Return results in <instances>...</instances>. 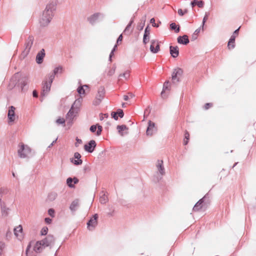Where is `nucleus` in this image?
I'll use <instances>...</instances> for the list:
<instances>
[{
    "instance_id": "nucleus-1",
    "label": "nucleus",
    "mask_w": 256,
    "mask_h": 256,
    "mask_svg": "<svg viewBox=\"0 0 256 256\" xmlns=\"http://www.w3.org/2000/svg\"><path fill=\"white\" fill-rule=\"evenodd\" d=\"M32 150L28 145L21 142L18 147V154L21 158H28L31 154Z\"/></svg>"
},
{
    "instance_id": "nucleus-2",
    "label": "nucleus",
    "mask_w": 256,
    "mask_h": 256,
    "mask_svg": "<svg viewBox=\"0 0 256 256\" xmlns=\"http://www.w3.org/2000/svg\"><path fill=\"white\" fill-rule=\"evenodd\" d=\"M81 101V98L76 100L70 110L68 112L66 116V120L68 123H71L73 118L76 116V114L78 112L74 110V106H76V108H78L80 106Z\"/></svg>"
},
{
    "instance_id": "nucleus-3",
    "label": "nucleus",
    "mask_w": 256,
    "mask_h": 256,
    "mask_svg": "<svg viewBox=\"0 0 256 256\" xmlns=\"http://www.w3.org/2000/svg\"><path fill=\"white\" fill-rule=\"evenodd\" d=\"M16 108L14 106H10L8 107V124L12 125L14 124V122L18 119V116L15 113Z\"/></svg>"
},
{
    "instance_id": "nucleus-4",
    "label": "nucleus",
    "mask_w": 256,
    "mask_h": 256,
    "mask_svg": "<svg viewBox=\"0 0 256 256\" xmlns=\"http://www.w3.org/2000/svg\"><path fill=\"white\" fill-rule=\"evenodd\" d=\"M54 79V75L51 74L49 77L48 82H44L43 84L42 95H46L50 90L52 83Z\"/></svg>"
},
{
    "instance_id": "nucleus-5",
    "label": "nucleus",
    "mask_w": 256,
    "mask_h": 256,
    "mask_svg": "<svg viewBox=\"0 0 256 256\" xmlns=\"http://www.w3.org/2000/svg\"><path fill=\"white\" fill-rule=\"evenodd\" d=\"M34 38L32 36H29L26 40L24 44V49L22 52V54L24 56H26L30 52L31 48L33 44Z\"/></svg>"
},
{
    "instance_id": "nucleus-6",
    "label": "nucleus",
    "mask_w": 256,
    "mask_h": 256,
    "mask_svg": "<svg viewBox=\"0 0 256 256\" xmlns=\"http://www.w3.org/2000/svg\"><path fill=\"white\" fill-rule=\"evenodd\" d=\"M105 94V90L103 87H100L98 88V94H96V100L94 102V105H98L100 104L102 100L104 98Z\"/></svg>"
},
{
    "instance_id": "nucleus-7",
    "label": "nucleus",
    "mask_w": 256,
    "mask_h": 256,
    "mask_svg": "<svg viewBox=\"0 0 256 256\" xmlns=\"http://www.w3.org/2000/svg\"><path fill=\"white\" fill-rule=\"evenodd\" d=\"M183 71L181 68H176L174 70L172 74V78L173 82H178L181 76H182Z\"/></svg>"
},
{
    "instance_id": "nucleus-8",
    "label": "nucleus",
    "mask_w": 256,
    "mask_h": 256,
    "mask_svg": "<svg viewBox=\"0 0 256 256\" xmlns=\"http://www.w3.org/2000/svg\"><path fill=\"white\" fill-rule=\"evenodd\" d=\"M98 215L95 214L88 222L87 228L88 230H92L96 228L98 224Z\"/></svg>"
},
{
    "instance_id": "nucleus-9",
    "label": "nucleus",
    "mask_w": 256,
    "mask_h": 256,
    "mask_svg": "<svg viewBox=\"0 0 256 256\" xmlns=\"http://www.w3.org/2000/svg\"><path fill=\"white\" fill-rule=\"evenodd\" d=\"M157 128L154 122L150 120L148 121V126L146 130V134L148 136H152L156 132Z\"/></svg>"
},
{
    "instance_id": "nucleus-10",
    "label": "nucleus",
    "mask_w": 256,
    "mask_h": 256,
    "mask_svg": "<svg viewBox=\"0 0 256 256\" xmlns=\"http://www.w3.org/2000/svg\"><path fill=\"white\" fill-rule=\"evenodd\" d=\"M240 28H238L237 30H236L233 33L232 35L231 36L229 41H228V48L229 49H231V48H234V41H235V38H236V36H238V30H239V29H240Z\"/></svg>"
},
{
    "instance_id": "nucleus-11",
    "label": "nucleus",
    "mask_w": 256,
    "mask_h": 256,
    "mask_svg": "<svg viewBox=\"0 0 256 256\" xmlns=\"http://www.w3.org/2000/svg\"><path fill=\"white\" fill-rule=\"evenodd\" d=\"M150 52L152 53H157L160 50V44L158 40H152L150 41Z\"/></svg>"
},
{
    "instance_id": "nucleus-12",
    "label": "nucleus",
    "mask_w": 256,
    "mask_h": 256,
    "mask_svg": "<svg viewBox=\"0 0 256 256\" xmlns=\"http://www.w3.org/2000/svg\"><path fill=\"white\" fill-rule=\"evenodd\" d=\"M43 246H48L54 244V238L52 235H48L44 240H42Z\"/></svg>"
},
{
    "instance_id": "nucleus-13",
    "label": "nucleus",
    "mask_w": 256,
    "mask_h": 256,
    "mask_svg": "<svg viewBox=\"0 0 256 256\" xmlns=\"http://www.w3.org/2000/svg\"><path fill=\"white\" fill-rule=\"evenodd\" d=\"M96 146V142L94 140H91L90 141L88 144L84 145V149L86 151L88 152H92L94 150Z\"/></svg>"
},
{
    "instance_id": "nucleus-14",
    "label": "nucleus",
    "mask_w": 256,
    "mask_h": 256,
    "mask_svg": "<svg viewBox=\"0 0 256 256\" xmlns=\"http://www.w3.org/2000/svg\"><path fill=\"white\" fill-rule=\"evenodd\" d=\"M56 9V4L54 3H50L46 6L45 9V14L48 16L52 15L53 14V11Z\"/></svg>"
},
{
    "instance_id": "nucleus-15",
    "label": "nucleus",
    "mask_w": 256,
    "mask_h": 256,
    "mask_svg": "<svg viewBox=\"0 0 256 256\" xmlns=\"http://www.w3.org/2000/svg\"><path fill=\"white\" fill-rule=\"evenodd\" d=\"M116 128L118 134L122 136L128 134V128L126 125H118Z\"/></svg>"
},
{
    "instance_id": "nucleus-16",
    "label": "nucleus",
    "mask_w": 256,
    "mask_h": 256,
    "mask_svg": "<svg viewBox=\"0 0 256 256\" xmlns=\"http://www.w3.org/2000/svg\"><path fill=\"white\" fill-rule=\"evenodd\" d=\"M14 234L15 236L18 240L22 238V228L21 225H19L14 229Z\"/></svg>"
},
{
    "instance_id": "nucleus-17",
    "label": "nucleus",
    "mask_w": 256,
    "mask_h": 256,
    "mask_svg": "<svg viewBox=\"0 0 256 256\" xmlns=\"http://www.w3.org/2000/svg\"><path fill=\"white\" fill-rule=\"evenodd\" d=\"M30 82L29 78L28 76H24L22 78L20 82L19 86L20 88L21 92H23L24 86Z\"/></svg>"
},
{
    "instance_id": "nucleus-18",
    "label": "nucleus",
    "mask_w": 256,
    "mask_h": 256,
    "mask_svg": "<svg viewBox=\"0 0 256 256\" xmlns=\"http://www.w3.org/2000/svg\"><path fill=\"white\" fill-rule=\"evenodd\" d=\"M46 247L43 246V244L42 242V240L40 241H38V242H37L35 245H34V250L36 252H41Z\"/></svg>"
},
{
    "instance_id": "nucleus-19",
    "label": "nucleus",
    "mask_w": 256,
    "mask_h": 256,
    "mask_svg": "<svg viewBox=\"0 0 256 256\" xmlns=\"http://www.w3.org/2000/svg\"><path fill=\"white\" fill-rule=\"evenodd\" d=\"M45 56L44 50L42 49L36 55V62L38 64H40L43 62L44 58Z\"/></svg>"
},
{
    "instance_id": "nucleus-20",
    "label": "nucleus",
    "mask_w": 256,
    "mask_h": 256,
    "mask_svg": "<svg viewBox=\"0 0 256 256\" xmlns=\"http://www.w3.org/2000/svg\"><path fill=\"white\" fill-rule=\"evenodd\" d=\"M38 21L42 26H47L51 21L50 17H40Z\"/></svg>"
},
{
    "instance_id": "nucleus-21",
    "label": "nucleus",
    "mask_w": 256,
    "mask_h": 256,
    "mask_svg": "<svg viewBox=\"0 0 256 256\" xmlns=\"http://www.w3.org/2000/svg\"><path fill=\"white\" fill-rule=\"evenodd\" d=\"M163 162L162 160H158L156 163V168L158 172L163 176L164 174V168L162 165Z\"/></svg>"
},
{
    "instance_id": "nucleus-22",
    "label": "nucleus",
    "mask_w": 256,
    "mask_h": 256,
    "mask_svg": "<svg viewBox=\"0 0 256 256\" xmlns=\"http://www.w3.org/2000/svg\"><path fill=\"white\" fill-rule=\"evenodd\" d=\"M190 4L192 8L195 6H198L199 8H202L204 5V2L201 0H194L191 2Z\"/></svg>"
},
{
    "instance_id": "nucleus-23",
    "label": "nucleus",
    "mask_w": 256,
    "mask_h": 256,
    "mask_svg": "<svg viewBox=\"0 0 256 256\" xmlns=\"http://www.w3.org/2000/svg\"><path fill=\"white\" fill-rule=\"evenodd\" d=\"M170 54L173 58H176L178 56L179 54L178 48L177 46H170Z\"/></svg>"
},
{
    "instance_id": "nucleus-24",
    "label": "nucleus",
    "mask_w": 256,
    "mask_h": 256,
    "mask_svg": "<svg viewBox=\"0 0 256 256\" xmlns=\"http://www.w3.org/2000/svg\"><path fill=\"white\" fill-rule=\"evenodd\" d=\"M178 42L182 44H188L189 42L188 36L186 35H184L182 36H178Z\"/></svg>"
},
{
    "instance_id": "nucleus-25",
    "label": "nucleus",
    "mask_w": 256,
    "mask_h": 256,
    "mask_svg": "<svg viewBox=\"0 0 256 256\" xmlns=\"http://www.w3.org/2000/svg\"><path fill=\"white\" fill-rule=\"evenodd\" d=\"M79 206V201L78 200H74L70 206V209L72 212H75Z\"/></svg>"
},
{
    "instance_id": "nucleus-26",
    "label": "nucleus",
    "mask_w": 256,
    "mask_h": 256,
    "mask_svg": "<svg viewBox=\"0 0 256 256\" xmlns=\"http://www.w3.org/2000/svg\"><path fill=\"white\" fill-rule=\"evenodd\" d=\"M170 84L168 81L166 82L163 86V89L161 92V95L162 97L164 96V94L166 91H169L170 90Z\"/></svg>"
},
{
    "instance_id": "nucleus-27",
    "label": "nucleus",
    "mask_w": 256,
    "mask_h": 256,
    "mask_svg": "<svg viewBox=\"0 0 256 256\" xmlns=\"http://www.w3.org/2000/svg\"><path fill=\"white\" fill-rule=\"evenodd\" d=\"M204 202V198L200 199L194 206L193 210L194 211H198L202 208V203Z\"/></svg>"
},
{
    "instance_id": "nucleus-28",
    "label": "nucleus",
    "mask_w": 256,
    "mask_h": 256,
    "mask_svg": "<svg viewBox=\"0 0 256 256\" xmlns=\"http://www.w3.org/2000/svg\"><path fill=\"white\" fill-rule=\"evenodd\" d=\"M84 88H88V86L87 85H84L78 88L77 90L80 95L81 96L85 94V90Z\"/></svg>"
},
{
    "instance_id": "nucleus-29",
    "label": "nucleus",
    "mask_w": 256,
    "mask_h": 256,
    "mask_svg": "<svg viewBox=\"0 0 256 256\" xmlns=\"http://www.w3.org/2000/svg\"><path fill=\"white\" fill-rule=\"evenodd\" d=\"M170 27L172 30H175L176 32H178L180 31L179 26L176 25L175 23H172L170 24Z\"/></svg>"
},
{
    "instance_id": "nucleus-30",
    "label": "nucleus",
    "mask_w": 256,
    "mask_h": 256,
    "mask_svg": "<svg viewBox=\"0 0 256 256\" xmlns=\"http://www.w3.org/2000/svg\"><path fill=\"white\" fill-rule=\"evenodd\" d=\"M130 76V71H126L123 74H120L119 76L120 78L122 77L126 79H128Z\"/></svg>"
},
{
    "instance_id": "nucleus-31",
    "label": "nucleus",
    "mask_w": 256,
    "mask_h": 256,
    "mask_svg": "<svg viewBox=\"0 0 256 256\" xmlns=\"http://www.w3.org/2000/svg\"><path fill=\"white\" fill-rule=\"evenodd\" d=\"M62 67H58L54 69V73L52 74L54 76L58 73H62Z\"/></svg>"
},
{
    "instance_id": "nucleus-32",
    "label": "nucleus",
    "mask_w": 256,
    "mask_h": 256,
    "mask_svg": "<svg viewBox=\"0 0 256 256\" xmlns=\"http://www.w3.org/2000/svg\"><path fill=\"white\" fill-rule=\"evenodd\" d=\"M73 182V179L71 178H68L66 180V184L70 188H73L74 184H72Z\"/></svg>"
},
{
    "instance_id": "nucleus-33",
    "label": "nucleus",
    "mask_w": 256,
    "mask_h": 256,
    "mask_svg": "<svg viewBox=\"0 0 256 256\" xmlns=\"http://www.w3.org/2000/svg\"><path fill=\"white\" fill-rule=\"evenodd\" d=\"M6 248V244L4 242H0V254H2V252L4 250V249Z\"/></svg>"
},
{
    "instance_id": "nucleus-34",
    "label": "nucleus",
    "mask_w": 256,
    "mask_h": 256,
    "mask_svg": "<svg viewBox=\"0 0 256 256\" xmlns=\"http://www.w3.org/2000/svg\"><path fill=\"white\" fill-rule=\"evenodd\" d=\"M48 232V228L47 227H44L40 230V234L42 236L46 235Z\"/></svg>"
},
{
    "instance_id": "nucleus-35",
    "label": "nucleus",
    "mask_w": 256,
    "mask_h": 256,
    "mask_svg": "<svg viewBox=\"0 0 256 256\" xmlns=\"http://www.w3.org/2000/svg\"><path fill=\"white\" fill-rule=\"evenodd\" d=\"M8 210H9L8 208H6L4 207L2 208V215H4V216H6L8 214Z\"/></svg>"
},
{
    "instance_id": "nucleus-36",
    "label": "nucleus",
    "mask_w": 256,
    "mask_h": 256,
    "mask_svg": "<svg viewBox=\"0 0 256 256\" xmlns=\"http://www.w3.org/2000/svg\"><path fill=\"white\" fill-rule=\"evenodd\" d=\"M150 29L148 26L145 30H144V35H146V36H148V39L150 38Z\"/></svg>"
},
{
    "instance_id": "nucleus-37",
    "label": "nucleus",
    "mask_w": 256,
    "mask_h": 256,
    "mask_svg": "<svg viewBox=\"0 0 256 256\" xmlns=\"http://www.w3.org/2000/svg\"><path fill=\"white\" fill-rule=\"evenodd\" d=\"M56 122L58 124H64L65 123V120L64 118H59L56 120Z\"/></svg>"
},
{
    "instance_id": "nucleus-38",
    "label": "nucleus",
    "mask_w": 256,
    "mask_h": 256,
    "mask_svg": "<svg viewBox=\"0 0 256 256\" xmlns=\"http://www.w3.org/2000/svg\"><path fill=\"white\" fill-rule=\"evenodd\" d=\"M100 200L101 203L104 204L107 201V198L104 195L100 197Z\"/></svg>"
},
{
    "instance_id": "nucleus-39",
    "label": "nucleus",
    "mask_w": 256,
    "mask_h": 256,
    "mask_svg": "<svg viewBox=\"0 0 256 256\" xmlns=\"http://www.w3.org/2000/svg\"><path fill=\"white\" fill-rule=\"evenodd\" d=\"M48 214L50 216L52 217L54 216V210L52 208H50L48 210Z\"/></svg>"
},
{
    "instance_id": "nucleus-40",
    "label": "nucleus",
    "mask_w": 256,
    "mask_h": 256,
    "mask_svg": "<svg viewBox=\"0 0 256 256\" xmlns=\"http://www.w3.org/2000/svg\"><path fill=\"white\" fill-rule=\"evenodd\" d=\"M72 162L75 164V165H80L82 164V160H72Z\"/></svg>"
},
{
    "instance_id": "nucleus-41",
    "label": "nucleus",
    "mask_w": 256,
    "mask_h": 256,
    "mask_svg": "<svg viewBox=\"0 0 256 256\" xmlns=\"http://www.w3.org/2000/svg\"><path fill=\"white\" fill-rule=\"evenodd\" d=\"M82 144V140L78 138H76V142L75 144V146L76 147H78L80 144Z\"/></svg>"
},
{
    "instance_id": "nucleus-42",
    "label": "nucleus",
    "mask_w": 256,
    "mask_h": 256,
    "mask_svg": "<svg viewBox=\"0 0 256 256\" xmlns=\"http://www.w3.org/2000/svg\"><path fill=\"white\" fill-rule=\"evenodd\" d=\"M102 131V126H98V130L96 131V135L100 136L101 134Z\"/></svg>"
},
{
    "instance_id": "nucleus-43",
    "label": "nucleus",
    "mask_w": 256,
    "mask_h": 256,
    "mask_svg": "<svg viewBox=\"0 0 256 256\" xmlns=\"http://www.w3.org/2000/svg\"><path fill=\"white\" fill-rule=\"evenodd\" d=\"M148 41L149 39H148V36H146V35H144L143 42L144 44H146L148 42Z\"/></svg>"
},
{
    "instance_id": "nucleus-44",
    "label": "nucleus",
    "mask_w": 256,
    "mask_h": 256,
    "mask_svg": "<svg viewBox=\"0 0 256 256\" xmlns=\"http://www.w3.org/2000/svg\"><path fill=\"white\" fill-rule=\"evenodd\" d=\"M96 129H97V127H96V125H92L90 128V130L92 132H95L96 131Z\"/></svg>"
},
{
    "instance_id": "nucleus-45",
    "label": "nucleus",
    "mask_w": 256,
    "mask_h": 256,
    "mask_svg": "<svg viewBox=\"0 0 256 256\" xmlns=\"http://www.w3.org/2000/svg\"><path fill=\"white\" fill-rule=\"evenodd\" d=\"M150 23L152 25V26H156V27H158V24H156V23H155V20L154 19V18H152L150 20Z\"/></svg>"
},
{
    "instance_id": "nucleus-46",
    "label": "nucleus",
    "mask_w": 256,
    "mask_h": 256,
    "mask_svg": "<svg viewBox=\"0 0 256 256\" xmlns=\"http://www.w3.org/2000/svg\"><path fill=\"white\" fill-rule=\"evenodd\" d=\"M186 10H185L184 12L182 9H180L178 10V14L180 16H183L184 14H186Z\"/></svg>"
},
{
    "instance_id": "nucleus-47",
    "label": "nucleus",
    "mask_w": 256,
    "mask_h": 256,
    "mask_svg": "<svg viewBox=\"0 0 256 256\" xmlns=\"http://www.w3.org/2000/svg\"><path fill=\"white\" fill-rule=\"evenodd\" d=\"M117 47V45L116 44L114 48L112 49V50L110 54V60H111V58L114 54V51L115 50H116V48Z\"/></svg>"
},
{
    "instance_id": "nucleus-48",
    "label": "nucleus",
    "mask_w": 256,
    "mask_h": 256,
    "mask_svg": "<svg viewBox=\"0 0 256 256\" xmlns=\"http://www.w3.org/2000/svg\"><path fill=\"white\" fill-rule=\"evenodd\" d=\"M74 158L77 160H80L81 158L80 154L78 152H75L74 154Z\"/></svg>"
},
{
    "instance_id": "nucleus-49",
    "label": "nucleus",
    "mask_w": 256,
    "mask_h": 256,
    "mask_svg": "<svg viewBox=\"0 0 256 256\" xmlns=\"http://www.w3.org/2000/svg\"><path fill=\"white\" fill-rule=\"evenodd\" d=\"M117 114H118L120 118H122L124 116V112L122 110H120L117 112Z\"/></svg>"
},
{
    "instance_id": "nucleus-50",
    "label": "nucleus",
    "mask_w": 256,
    "mask_h": 256,
    "mask_svg": "<svg viewBox=\"0 0 256 256\" xmlns=\"http://www.w3.org/2000/svg\"><path fill=\"white\" fill-rule=\"evenodd\" d=\"M112 117L114 118L116 120H117L118 118V117L117 116V112H112Z\"/></svg>"
},
{
    "instance_id": "nucleus-51",
    "label": "nucleus",
    "mask_w": 256,
    "mask_h": 256,
    "mask_svg": "<svg viewBox=\"0 0 256 256\" xmlns=\"http://www.w3.org/2000/svg\"><path fill=\"white\" fill-rule=\"evenodd\" d=\"M45 220V222L46 223V224H50L52 222V219L49 218H45L44 220Z\"/></svg>"
},
{
    "instance_id": "nucleus-52",
    "label": "nucleus",
    "mask_w": 256,
    "mask_h": 256,
    "mask_svg": "<svg viewBox=\"0 0 256 256\" xmlns=\"http://www.w3.org/2000/svg\"><path fill=\"white\" fill-rule=\"evenodd\" d=\"M122 36L121 34L118 38L117 40L116 43L118 44L120 42H122Z\"/></svg>"
},
{
    "instance_id": "nucleus-53",
    "label": "nucleus",
    "mask_w": 256,
    "mask_h": 256,
    "mask_svg": "<svg viewBox=\"0 0 256 256\" xmlns=\"http://www.w3.org/2000/svg\"><path fill=\"white\" fill-rule=\"evenodd\" d=\"M189 138H190V134H188V132H185L184 138V139H186L187 140H189Z\"/></svg>"
},
{
    "instance_id": "nucleus-54",
    "label": "nucleus",
    "mask_w": 256,
    "mask_h": 256,
    "mask_svg": "<svg viewBox=\"0 0 256 256\" xmlns=\"http://www.w3.org/2000/svg\"><path fill=\"white\" fill-rule=\"evenodd\" d=\"M114 72H115V69L114 68L112 69L108 72V74L110 76H112L114 73Z\"/></svg>"
},
{
    "instance_id": "nucleus-55",
    "label": "nucleus",
    "mask_w": 256,
    "mask_h": 256,
    "mask_svg": "<svg viewBox=\"0 0 256 256\" xmlns=\"http://www.w3.org/2000/svg\"><path fill=\"white\" fill-rule=\"evenodd\" d=\"M200 31V28L196 29L194 32V36L198 35Z\"/></svg>"
},
{
    "instance_id": "nucleus-56",
    "label": "nucleus",
    "mask_w": 256,
    "mask_h": 256,
    "mask_svg": "<svg viewBox=\"0 0 256 256\" xmlns=\"http://www.w3.org/2000/svg\"><path fill=\"white\" fill-rule=\"evenodd\" d=\"M132 22V20H131L130 22L126 26V28H125L124 31H126V30H128V29H129L130 27V26Z\"/></svg>"
},
{
    "instance_id": "nucleus-57",
    "label": "nucleus",
    "mask_w": 256,
    "mask_h": 256,
    "mask_svg": "<svg viewBox=\"0 0 256 256\" xmlns=\"http://www.w3.org/2000/svg\"><path fill=\"white\" fill-rule=\"evenodd\" d=\"M211 106H212V104H211L207 103L204 106L205 109L206 110H208Z\"/></svg>"
},
{
    "instance_id": "nucleus-58",
    "label": "nucleus",
    "mask_w": 256,
    "mask_h": 256,
    "mask_svg": "<svg viewBox=\"0 0 256 256\" xmlns=\"http://www.w3.org/2000/svg\"><path fill=\"white\" fill-rule=\"evenodd\" d=\"M206 20H207V18L206 17H204V19H203V20H202V29L204 28V26L205 24V22H206Z\"/></svg>"
},
{
    "instance_id": "nucleus-59",
    "label": "nucleus",
    "mask_w": 256,
    "mask_h": 256,
    "mask_svg": "<svg viewBox=\"0 0 256 256\" xmlns=\"http://www.w3.org/2000/svg\"><path fill=\"white\" fill-rule=\"evenodd\" d=\"M32 95H33V96H34V97H38V93L36 92V90L33 91Z\"/></svg>"
},
{
    "instance_id": "nucleus-60",
    "label": "nucleus",
    "mask_w": 256,
    "mask_h": 256,
    "mask_svg": "<svg viewBox=\"0 0 256 256\" xmlns=\"http://www.w3.org/2000/svg\"><path fill=\"white\" fill-rule=\"evenodd\" d=\"M73 182H74V184H77L78 182V180L76 178H74L73 179Z\"/></svg>"
},
{
    "instance_id": "nucleus-61",
    "label": "nucleus",
    "mask_w": 256,
    "mask_h": 256,
    "mask_svg": "<svg viewBox=\"0 0 256 256\" xmlns=\"http://www.w3.org/2000/svg\"><path fill=\"white\" fill-rule=\"evenodd\" d=\"M96 17H90V18H88V21L91 22V23H92L93 22V20H92V19L93 18H95Z\"/></svg>"
},
{
    "instance_id": "nucleus-62",
    "label": "nucleus",
    "mask_w": 256,
    "mask_h": 256,
    "mask_svg": "<svg viewBox=\"0 0 256 256\" xmlns=\"http://www.w3.org/2000/svg\"><path fill=\"white\" fill-rule=\"evenodd\" d=\"M188 140H187L186 139H184V145L187 144H188Z\"/></svg>"
},
{
    "instance_id": "nucleus-63",
    "label": "nucleus",
    "mask_w": 256,
    "mask_h": 256,
    "mask_svg": "<svg viewBox=\"0 0 256 256\" xmlns=\"http://www.w3.org/2000/svg\"><path fill=\"white\" fill-rule=\"evenodd\" d=\"M124 100H128V96H124Z\"/></svg>"
},
{
    "instance_id": "nucleus-64",
    "label": "nucleus",
    "mask_w": 256,
    "mask_h": 256,
    "mask_svg": "<svg viewBox=\"0 0 256 256\" xmlns=\"http://www.w3.org/2000/svg\"><path fill=\"white\" fill-rule=\"evenodd\" d=\"M198 35L194 36V33L193 34L192 36V38L193 40H196L197 38Z\"/></svg>"
}]
</instances>
